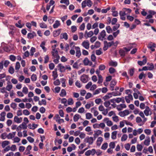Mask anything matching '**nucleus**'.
<instances>
[{"label":"nucleus","instance_id":"nucleus-1","mask_svg":"<svg viewBox=\"0 0 156 156\" xmlns=\"http://www.w3.org/2000/svg\"><path fill=\"white\" fill-rule=\"evenodd\" d=\"M104 44L103 50L104 51H105L107 50L108 48L111 47L112 45L114 44V42L113 41H112L108 42L106 41H104Z\"/></svg>","mask_w":156,"mask_h":156},{"label":"nucleus","instance_id":"nucleus-2","mask_svg":"<svg viewBox=\"0 0 156 156\" xmlns=\"http://www.w3.org/2000/svg\"><path fill=\"white\" fill-rule=\"evenodd\" d=\"M106 35V34L105 30H102L101 32L100 33L98 36V39L101 41H103L104 39H105V37Z\"/></svg>","mask_w":156,"mask_h":156},{"label":"nucleus","instance_id":"nucleus-3","mask_svg":"<svg viewBox=\"0 0 156 156\" xmlns=\"http://www.w3.org/2000/svg\"><path fill=\"white\" fill-rule=\"evenodd\" d=\"M156 46V44L152 42H150L149 43L147 46V48L150 49L152 52L155 51L154 48Z\"/></svg>","mask_w":156,"mask_h":156},{"label":"nucleus","instance_id":"nucleus-4","mask_svg":"<svg viewBox=\"0 0 156 156\" xmlns=\"http://www.w3.org/2000/svg\"><path fill=\"white\" fill-rule=\"evenodd\" d=\"M88 76L87 75L83 74L80 77V80L83 83H85L88 81Z\"/></svg>","mask_w":156,"mask_h":156},{"label":"nucleus","instance_id":"nucleus-5","mask_svg":"<svg viewBox=\"0 0 156 156\" xmlns=\"http://www.w3.org/2000/svg\"><path fill=\"white\" fill-rule=\"evenodd\" d=\"M94 138L92 137H87L84 139V141L88 143L89 144H92L94 141Z\"/></svg>","mask_w":156,"mask_h":156},{"label":"nucleus","instance_id":"nucleus-6","mask_svg":"<svg viewBox=\"0 0 156 156\" xmlns=\"http://www.w3.org/2000/svg\"><path fill=\"white\" fill-rule=\"evenodd\" d=\"M129 112L127 110H125L122 112H120L119 113V115L122 117H124L125 116L128 115L129 114Z\"/></svg>","mask_w":156,"mask_h":156},{"label":"nucleus","instance_id":"nucleus-7","mask_svg":"<svg viewBox=\"0 0 156 156\" xmlns=\"http://www.w3.org/2000/svg\"><path fill=\"white\" fill-rule=\"evenodd\" d=\"M82 45L86 49H88L89 48L90 44L88 41H83L82 43Z\"/></svg>","mask_w":156,"mask_h":156},{"label":"nucleus","instance_id":"nucleus-8","mask_svg":"<svg viewBox=\"0 0 156 156\" xmlns=\"http://www.w3.org/2000/svg\"><path fill=\"white\" fill-rule=\"evenodd\" d=\"M126 105L124 103L118 105L117 106V109L119 111H120L122 110L123 108H126Z\"/></svg>","mask_w":156,"mask_h":156},{"label":"nucleus","instance_id":"nucleus-9","mask_svg":"<svg viewBox=\"0 0 156 156\" xmlns=\"http://www.w3.org/2000/svg\"><path fill=\"white\" fill-rule=\"evenodd\" d=\"M125 98L126 101L128 103H130V100H133V96L131 94H129L128 96H125Z\"/></svg>","mask_w":156,"mask_h":156},{"label":"nucleus","instance_id":"nucleus-10","mask_svg":"<svg viewBox=\"0 0 156 156\" xmlns=\"http://www.w3.org/2000/svg\"><path fill=\"white\" fill-rule=\"evenodd\" d=\"M75 49L76 50V56L79 58L81 55L80 48L79 47H75Z\"/></svg>","mask_w":156,"mask_h":156},{"label":"nucleus","instance_id":"nucleus-11","mask_svg":"<svg viewBox=\"0 0 156 156\" xmlns=\"http://www.w3.org/2000/svg\"><path fill=\"white\" fill-rule=\"evenodd\" d=\"M119 15L120 16V19L123 20H126V17H125L126 14L125 12L124 11H120L119 13Z\"/></svg>","mask_w":156,"mask_h":156},{"label":"nucleus","instance_id":"nucleus-12","mask_svg":"<svg viewBox=\"0 0 156 156\" xmlns=\"http://www.w3.org/2000/svg\"><path fill=\"white\" fill-rule=\"evenodd\" d=\"M61 31V29H59L57 30L54 31L53 32V36L55 37L58 36L60 34Z\"/></svg>","mask_w":156,"mask_h":156},{"label":"nucleus","instance_id":"nucleus-13","mask_svg":"<svg viewBox=\"0 0 156 156\" xmlns=\"http://www.w3.org/2000/svg\"><path fill=\"white\" fill-rule=\"evenodd\" d=\"M115 102L119 103L120 102H122L123 103H124L125 102V101L124 100V97H122L121 98H115Z\"/></svg>","mask_w":156,"mask_h":156},{"label":"nucleus","instance_id":"nucleus-14","mask_svg":"<svg viewBox=\"0 0 156 156\" xmlns=\"http://www.w3.org/2000/svg\"><path fill=\"white\" fill-rule=\"evenodd\" d=\"M14 121L17 123H21L22 121V118L20 117L19 118L17 116H15L14 119Z\"/></svg>","mask_w":156,"mask_h":156},{"label":"nucleus","instance_id":"nucleus-15","mask_svg":"<svg viewBox=\"0 0 156 156\" xmlns=\"http://www.w3.org/2000/svg\"><path fill=\"white\" fill-rule=\"evenodd\" d=\"M116 81L114 80H112L111 81L110 84V87L112 90H114V86L116 84Z\"/></svg>","mask_w":156,"mask_h":156},{"label":"nucleus","instance_id":"nucleus-16","mask_svg":"<svg viewBox=\"0 0 156 156\" xmlns=\"http://www.w3.org/2000/svg\"><path fill=\"white\" fill-rule=\"evenodd\" d=\"M60 38L61 39H64L67 40L68 39V36L66 33H62L60 35Z\"/></svg>","mask_w":156,"mask_h":156},{"label":"nucleus","instance_id":"nucleus-17","mask_svg":"<svg viewBox=\"0 0 156 156\" xmlns=\"http://www.w3.org/2000/svg\"><path fill=\"white\" fill-rule=\"evenodd\" d=\"M51 54L55 58L59 57L58 54V51L55 49H52V51H51Z\"/></svg>","mask_w":156,"mask_h":156},{"label":"nucleus","instance_id":"nucleus-18","mask_svg":"<svg viewBox=\"0 0 156 156\" xmlns=\"http://www.w3.org/2000/svg\"><path fill=\"white\" fill-rule=\"evenodd\" d=\"M58 67H59L60 69V72H64L66 70L65 69V67L64 66L62 65L61 63H59L58 65Z\"/></svg>","mask_w":156,"mask_h":156},{"label":"nucleus","instance_id":"nucleus-19","mask_svg":"<svg viewBox=\"0 0 156 156\" xmlns=\"http://www.w3.org/2000/svg\"><path fill=\"white\" fill-rule=\"evenodd\" d=\"M150 141V137L148 136H147L146 137V139L145 140L144 142V144L147 146L149 145Z\"/></svg>","mask_w":156,"mask_h":156},{"label":"nucleus","instance_id":"nucleus-20","mask_svg":"<svg viewBox=\"0 0 156 156\" xmlns=\"http://www.w3.org/2000/svg\"><path fill=\"white\" fill-rule=\"evenodd\" d=\"M112 95L111 93H108L107 95L105 96L103 98V99L104 101H105L106 100L109 99L110 98L112 97Z\"/></svg>","mask_w":156,"mask_h":156},{"label":"nucleus","instance_id":"nucleus-21","mask_svg":"<svg viewBox=\"0 0 156 156\" xmlns=\"http://www.w3.org/2000/svg\"><path fill=\"white\" fill-rule=\"evenodd\" d=\"M150 111V109L148 106H146L145 109L144 111V113L146 116H148L149 115V112Z\"/></svg>","mask_w":156,"mask_h":156},{"label":"nucleus","instance_id":"nucleus-22","mask_svg":"<svg viewBox=\"0 0 156 156\" xmlns=\"http://www.w3.org/2000/svg\"><path fill=\"white\" fill-rule=\"evenodd\" d=\"M147 59L145 58L143 59L142 61H138L137 63L139 65L142 66L143 65H145Z\"/></svg>","mask_w":156,"mask_h":156},{"label":"nucleus","instance_id":"nucleus-23","mask_svg":"<svg viewBox=\"0 0 156 156\" xmlns=\"http://www.w3.org/2000/svg\"><path fill=\"white\" fill-rule=\"evenodd\" d=\"M94 34V33L93 31H90L88 32L86 35V34H84V36L86 39L88 37H91Z\"/></svg>","mask_w":156,"mask_h":156},{"label":"nucleus","instance_id":"nucleus-24","mask_svg":"<svg viewBox=\"0 0 156 156\" xmlns=\"http://www.w3.org/2000/svg\"><path fill=\"white\" fill-rule=\"evenodd\" d=\"M60 25V21L58 20L55 21V23L53 25V27L54 28H58Z\"/></svg>","mask_w":156,"mask_h":156},{"label":"nucleus","instance_id":"nucleus-25","mask_svg":"<svg viewBox=\"0 0 156 156\" xmlns=\"http://www.w3.org/2000/svg\"><path fill=\"white\" fill-rule=\"evenodd\" d=\"M81 118V116L78 114H76L73 117V120L74 122H77Z\"/></svg>","mask_w":156,"mask_h":156},{"label":"nucleus","instance_id":"nucleus-26","mask_svg":"<svg viewBox=\"0 0 156 156\" xmlns=\"http://www.w3.org/2000/svg\"><path fill=\"white\" fill-rule=\"evenodd\" d=\"M119 53L120 56L122 57H124L125 55V51L123 49H120L119 51Z\"/></svg>","mask_w":156,"mask_h":156},{"label":"nucleus","instance_id":"nucleus-27","mask_svg":"<svg viewBox=\"0 0 156 156\" xmlns=\"http://www.w3.org/2000/svg\"><path fill=\"white\" fill-rule=\"evenodd\" d=\"M19 127H20V129L22 128L23 129H27V126L26 123L24 122L19 126Z\"/></svg>","mask_w":156,"mask_h":156},{"label":"nucleus","instance_id":"nucleus-28","mask_svg":"<svg viewBox=\"0 0 156 156\" xmlns=\"http://www.w3.org/2000/svg\"><path fill=\"white\" fill-rule=\"evenodd\" d=\"M9 142L8 141L5 140L2 142V146L3 148H4L5 147L9 144Z\"/></svg>","mask_w":156,"mask_h":156},{"label":"nucleus","instance_id":"nucleus-29","mask_svg":"<svg viewBox=\"0 0 156 156\" xmlns=\"http://www.w3.org/2000/svg\"><path fill=\"white\" fill-rule=\"evenodd\" d=\"M117 131H114L112 133L111 138L112 139L115 140L116 138Z\"/></svg>","mask_w":156,"mask_h":156},{"label":"nucleus","instance_id":"nucleus-30","mask_svg":"<svg viewBox=\"0 0 156 156\" xmlns=\"http://www.w3.org/2000/svg\"><path fill=\"white\" fill-rule=\"evenodd\" d=\"M45 43L44 42H42L40 45V46L42 48L44 52H45L47 50V48L44 47Z\"/></svg>","mask_w":156,"mask_h":156},{"label":"nucleus","instance_id":"nucleus-31","mask_svg":"<svg viewBox=\"0 0 156 156\" xmlns=\"http://www.w3.org/2000/svg\"><path fill=\"white\" fill-rule=\"evenodd\" d=\"M109 64L110 66L116 67L117 65V62L115 61L114 62L112 61L109 62Z\"/></svg>","mask_w":156,"mask_h":156},{"label":"nucleus","instance_id":"nucleus-32","mask_svg":"<svg viewBox=\"0 0 156 156\" xmlns=\"http://www.w3.org/2000/svg\"><path fill=\"white\" fill-rule=\"evenodd\" d=\"M66 93L65 90L64 89H62L60 94V96L62 97H64L66 95Z\"/></svg>","mask_w":156,"mask_h":156},{"label":"nucleus","instance_id":"nucleus-33","mask_svg":"<svg viewBox=\"0 0 156 156\" xmlns=\"http://www.w3.org/2000/svg\"><path fill=\"white\" fill-rule=\"evenodd\" d=\"M35 33L34 32H33L32 33H28L27 35V37L29 39H32L34 37V34Z\"/></svg>","mask_w":156,"mask_h":156},{"label":"nucleus","instance_id":"nucleus-34","mask_svg":"<svg viewBox=\"0 0 156 156\" xmlns=\"http://www.w3.org/2000/svg\"><path fill=\"white\" fill-rule=\"evenodd\" d=\"M31 148L32 147L31 145H29L27 147L26 150L25 151L26 152H27V153L26 154H30V151L31 149Z\"/></svg>","mask_w":156,"mask_h":156},{"label":"nucleus","instance_id":"nucleus-35","mask_svg":"<svg viewBox=\"0 0 156 156\" xmlns=\"http://www.w3.org/2000/svg\"><path fill=\"white\" fill-rule=\"evenodd\" d=\"M89 60L88 58H87L86 57L84 59L83 61V64L85 66H87L89 64Z\"/></svg>","mask_w":156,"mask_h":156},{"label":"nucleus","instance_id":"nucleus-36","mask_svg":"<svg viewBox=\"0 0 156 156\" xmlns=\"http://www.w3.org/2000/svg\"><path fill=\"white\" fill-rule=\"evenodd\" d=\"M38 104L40 105H46L47 104L46 101L45 99H42L41 101H39Z\"/></svg>","mask_w":156,"mask_h":156},{"label":"nucleus","instance_id":"nucleus-37","mask_svg":"<svg viewBox=\"0 0 156 156\" xmlns=\"http://www.w3.org/2000/svg\"><path fill=\"white\" fill-rule=\"evenodd\" d=\"M106 29L107 32L109 34L111 33L112 32V30L109 26H107L106 28Z\"/></svg>","mask_w":156,"mask_h":156},{"label":"nucleus","instance_id":"nucleus-38","mask_svg":"<svg viewBox=\"0 0 156 156\" xmlns=\"http://www.w3.org/2000/svg\"><path fill=\"white\" fill-rule=\"evenodd\" d=\"M111 93L112 95L113 96H120L121 94V93L118 91H114Z\"/></svg>","mask_w":156,"mask_h":156},{"label":"nucleus","instance_id":"nucleus-39","mask_svg":"<svg viewBox=\"0 0 156 156\" xmlns=\"http://www.w3.org/2000/svg\"><path fill=\"white\" fill-rule=\"evenodd\" d=\"M98 83L99 84L101 83L103 81V78L101 75H98Z\"/></svg>","mask_w":156,"mask_h":156},{"label":"nucleus","instance_id":"nucleus-40","mask_svg":"<svg viewBox=\"0 0 156 156\" xmlns=\"http://www.w3.org/2000/svg\"><path fill=\"white\" fill-rule=\"evenodd\" d=\"M7 85L6 86V89L7 90L9 91L12 88V85L10 84H9L8 83H7Z\"/></svg>","mask_w":156,"mask_h":156},{"label":"nucleus","instance_id":"nucleus-41","mask_svg":"<svg viewBox=\"0 0 156 156\" xmlns=\"http://www.w3.org/2000/svg\"><path fill=\"white\" fill-rule=\"evenodd\" d=\"M60 3H64L66 5H68L69 4V0H61Z\"/></svg>","mask_w":156,"mask_h":156},{"label":"nucleus","instance_id":"nucleus-42","mask_svg":"<svg viewBox=\"0 0 156 156\" xmlns=\"http://www.w3.org/2000/svg\"><path fill=\"white\" fill-rule=\"evenodd\" d=\"M147 64L149 65V66H148V70H152L154 68V66L152 63H151L149 64L148 63Z\"/></svg>","mask_w":156,"mask_h":156},{"label":"nucleus","instance_id":"nucleus-43","mask_svg":"<svg viewBox=\"0 0 156 156\" xmlns=\"http://www.w3.org/2000/svg\"><path fill=\"white\" fill-rule=\"evenodd\" d=\"M127 135L126 134H124L122 136L121 140L122 141H125L127 140Z\"/></svg>","mask_w":156,"mask_h":156},{"label":"nucleus","instance_id":"nucleus-44","mask_svg":"<svg viewBox=\"0 0 156 156\" xmlns=\"http://www.w3.org/2000/svg\"><path fill=\"white\" fill-rule=\"evenodd\" d=\"M48 21L50 24H52L54 21V18L52 17H49L48 18Z\"/></svg>","mask_w":156,"mask_h":156},{"label":"nucleus","instance_id":"nucleus-45","mask_svg":"<svg viewBox=\"0 0 156 156\" xmlns=\"http://www.w3.org/2000/svg\"><path fill=\"white\" fill-rule=\"evenodd\" d=\"M86 119H89L92 118V114L90 113H87L86 114Z\"/></svg>","mask_w":156,"mask_h":156},{"label":"nucleus","instance_id":"nucleus-46","mask_svg":"<svg viewBox=\"0 0 156 156\" xmlns=\"http://www.w3.org/2000/svg\"><path fill=\"white\" fill-rule=\"evenodd\" d=\"M108 143H104V144H102L101 146V149L104 150H106L108 147Z\"/></svg>","mask_w":156,"mask_h":156},{"label":"nucleus","instance_id":"nucleus-47","mask_svg":"<svg viewBox=\"0 0 156 156\" xmlns=\"http://www.w3.org/2000/svg\"><path fill=\"white\" fill-rule=\"evenodd\" d=\"M85 1L87 6L90 7L92 6V3L90 0H85Z\"/></svg>","mask_w":156,"mask_h":156},{"label":"nucleus","instance_id":"nucleus-48","mask_svg":"<svg viewBox=\"0 0 156 156\" xmlns=\"http://www.w3.org/2000/svg\"><path fill=\"white\" fill-rule=\"evenodd\" d=\"M109 72L110 74H112L116 71L115 69L113 67H110L109 69Z\"/></svg>","mask_w":156,"mask_h":156},{"label":"nucleus","instance_id":"nucleus-49","mask_svg":"<svg viewBox=\"0 0 156 156\" xmlns=\"http://www.w3.org/2000/svg\"><path fill=\"white\" fill-rule=\"evenodd\" d=\"M40 27L42 28H45L47 27V25L42 22L40 24Z\"/></svg>","mask_w":156,"mask_h":156},{"label":"nucleus","instance_id":"nucleus-50","mask_svg":"<svg viewBox=\"0 0 156 156\" xmlns=\"http://www.w3.org/2000/svg\"><path fill=\"white\" fill-rule=\"evenodd\" d=\"M104 105L106 108L108 107L109 106H110V105L111 104L110 102V101H105L104 103Z\"/></svg>","mask_w":156,"mask_h":156},{"label":"nucleus","instance_id":"nucleus-51","mask_svg":"<svg viewBox=\"0 0 156 156\" xmlns=\"http://www.w3.org/2000/svg\"><path fill=\"white\" fill-rule=\"evenodd\" d=\"M31 78L32 81H35L36 80L37 78L36 75L34 74L32 75L31 76Z\"/></svg>","mask_w":156,"mask_h":156},{"label":"nucleus","instance_id":"nucleus-52","mask_svg":"<svg viewBox=\"0 0 156 156\" xmlns=\"http://www.w3.org/2000/svg\"><path fill=\"white\" fill-rule=\"evenodd\" d=\"M22 92L25 94H27L28 92V89L26 87H24L23 88Z\"/></svg>","mask_w":156,"mask_h":156},{"label":"nucleus","instance_id":"nucleus-53","mask_svg":"<svg viewBox=\"0 0 156 156\" xmlns=\"http://www.w3.org/2000/svg\"><path fill=\"white\" fill-rule=\"evenodd\" d=\"M7 133H4L1 134L0 137L2 139H5L7 138Z\"/></svg>","mask_w":156,"mask_h":156},{"label":"nucleus","instance_id":"nucleus-54","mask_svg":"<svg viewBox=\"0 0 156 156\" xmlns=\"http://www.w3.org/2000/svg\"><path fill=\"white\" fill-rule=\"evenodd\" d=\"M92 83L91 82H89L85 86V87L86 89H89L90 88L92 85Z\"/></svg>","mask_w":156,"mask_h":156},{"label":"nucleus","instance_id":"nucleus-55","mask_svg":"<svg viewBox=\"0 0 156 156\" xmlns=\"http://www.w3.org/2000/svg\"><path fill=\"white\" fill-rule=\"evenodd\" d=\"M52 76L54 77V80H55L58 77V74L56 71H54L52 72Z\"/></svg>","mask_w":156,"mask_h":156},{"label":"nucleus","instance_id":"nucleus-56","mask_svg":"<svg viewBox=\"0 0 156 156\" xmlns=\"http://www.w3.org/2000/svg\"><path fill=\"white\" fill-rule=\"evenodd\" d=\"M109 147L110 148L113 149L115 147V144L114 142H111L109 144Z\"/></svg>","mask_w":156,"mask_h":156},{"label":"nucleus","instance_id":"nucleus-57","mask_svg":"<svg viewBox=\"0 0 156 156\" xmlns=\"http://www.w3.org/2000/svg\"><path fill=\"white\" fill-rule=\"evenodd\" d=\"M74 102L72 98H69L68 99V105H72L73 104Z\"/></svg>","mask_w":156,"mask_h":156},{"label":"nucleus","instance_id":"nucleus-58","mask_svg":"<svg viewBox=\"0 0 156 156\" xmlns=\"http://www.w3.org/2000/svg\"><path fill=\"white\" fill-rule=\"evenodd\" d=\"M20 67V63L19 62H17L15 66V69L16 70H18Z\"/></svg>","mask_w":156,"mask_h":156},{"label":"nucleus","instance_id":"nucleus-59","mask_svg":"<svg viewBox=\"0 0 156 156\" xmlns=\"http://www.w3.org/2000/svg\"><path fill=\"white\" fill-rule=\"evenodd\" d=\"M105 65L102 64L99 66V69L100 70H103L105 69Z\"/></svg>","mask_w":156,"mask_h":156},{"label":"nucleus","instance_id":"nucleus-60","mask_svg":"<svg viewBox=\"0 0 156 156\" xmlns=\"http://www.w3.org/2000/svg\"><path fill=\"white\" fill-rule=\"evenodd\" d=\"M97 39V37L96 36H93L90 38V41L91 43H93Z\"/></svg>","mask_w":156,"mask_h":156},{"label":"nucleus","instance_id":"nucleus-61","mask_svg":"<svg viewBox=\"0 0 156 156\" xmlns=\"http://www.w3.org/2000/svg\"><path fill=\"white\" fill-rule=\"evenodd\" d=\"M44 63H46L49 61V57L48 55H45L44 57Z\"/></svg>","mask_w":156,"mask_h":156},{"label":"nucleus","instance_id":"nucleus-62","mask_svg":"<svg viewBox=\"0 0 156 156\" xmlns=\"http://www.w3.org/2000/svg\"><path fill=\"white\" fill-rule=\"evenodd\" d=\"M101 90V88H98L97 90H96L94 92L93 94L94 95H96L97 94H99Z\"/></svg>","mask_w":156,"mask_h":156},{"label":"nucleus","instance_id":"nucleus-63","mask_svg":"<svg viewBox=\"0 0 156 156\" xmlns=\"http://www.w3.org/2000/svg\"><path fill=\"white\" fill-rule=\"evenodd\" d=\"M23 113L25 115H27L30 114V112L27 110L25 109L23 110Z\"/></svg>","mask_w":156,"mask_h":156},{"label":"nucleus","instance_id":"nucleus-64","mask_svg":"<svg viewBox=\"0 0 156 156\" xmlns=\"http://www.w3.org/2000/svg\"><path fill=\"white\" fill-rule=\"evenodd\" d=\"M10 106L13 109H15L16 108L17 104L16 103L12 102Z\"/></svg>","mask_w":156,"mask_h":156}]
</instances>
